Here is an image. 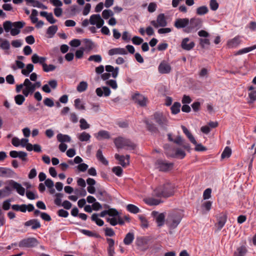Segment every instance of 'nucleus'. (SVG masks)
I'll use <instances>...</instances> for the list:
<instances>
[{
  "instance_id": "17",
  "label": "nucleus",
  "mask_w": 256,
  "mask_h": 256,
  "mask_svg": "<svg viewBox=\"0 0 256 256\" xmlns=\"http://www.w3.org/2000/svg\"><path fill=\"white\" fill-rule=\"evenodd\" d=\"M158 72L162 74H168L170 72L172 68L170 64L165 61H162L158 66Z\"/></svg>"
},
{
  "instance_id": "63",
  "label": "nucleus",
  "mask_w": 256,
  "mask_h": 256,
  "mask_svg": "<svg viewBox=\"0 0 256 256\" xmlns=\"http://www.w3.org/2000/svg\"><path fill=\"white\" fill-rule=\"evenodd\" d=\"M218 4L216 0H210V6L212 10H216L218 8Z\"/></svg>"
},
{
  "instance_id": "45",
  "label": "nucleus",
  "mask_w": 256,
  "mask_h": 256,
  "mask_svg": "<svg viewBox=\"0 0 256 256\" xmlns=\"http://www.w3.org/2000/svg\"><path fill=\"white\" fill-rule=\"evenodd\" d=\"M145 202L150 206H157L160 203L161 201L154 198H148L145 200Z\"/></svg>"
},
{
  "instance_id": "9",
  "label": "nucleus",
  "mask_w": 256,
  "mask_h": 256,
  "mask_svg": "<svg viewBox=\"0 0 256 256\" xmlns=\"http://www.w3.org/2000/svg\"><path fill=\"white\" fill-rule=\"evenodd\" d=\"M150 24L155 28L158 27L164 28L167 25V22L164 14H159L156 18V20H152Z\"/></svg>"
},
{
  "instance_id": "41",
  "label": "nucleus",
  "mask_w": 256,
  "mask_h": 256,
  "mask_svg": "<svg viewBox=\"0 0 256 256\" xmlns=\"http://www.w3.org/2000/svg\"><path fill=\"white\" fill-rule=\"evenodd\" d=\"M208 9L206 6H201L196 8V13L198 15L202 16L207 14Z\"/></svg>"
},
{
  "instance_id": "1",
  "label": "nucleus",
  "mask_w": 256,
  "mask_h": 256,
  "mask_svg": "<svg viewBox=\"0 0 256 256\" xmlns=\"http://www.w3.org/2000/svg\"><path fill=\"white\" fill-rule=\"evenodd\" d=\"M174 186L170 182L159 186L153 192V195L158 198H168L174 194Z\"/></svg>"
},
{
  "instance_id": "26",
  "label": "nucleus",
  "mask_w": 256,
  "mask_h": 256,
  "mask_svg": "<svg viewBox=\"0 0 256 256\" xmlns=\"http://www.w3.org/2000/svg\"><path fill=\"white\" fill-rule=\"evenodd\" d=\"M24 89L30 92L32 94L35 90L33 83H32L28 78H26L24 82Z\"/></svg>"
},
{
  "instance_id": "56",
  "label": "nucleus",
  "mask_w": 256,
  "mask_h": 256,
  "mask_svg": "<svg viewBox=\"0 0 256 256\" xmlns=\"http://www.w3.org/2000/svg\"><path fill=\"white\" fill-rule=\"evenodd\" d=\"M80 128L82 130H86L89 128L90 125L86 122L85 119L81 118L80 120Z\"/></svg>"
},
{
  "instance_id": "61",
  "label": "nucleus",
  "mask_w": 256,
  "mask_h": 256,
  "mask_svg": "<svg viewBox=\"0 0 256 256\" xmlns=\"http://www.w3.org/2000/svg\"><path fill=\"white\" fill-rule=\"evenodd\" d=\"M97 16H98V14H92L90 16L89 22L92 25H96L98 22V18Z\"/></svg>"
},
{
  "instance_id": "37",
  "label": "nucleus",
  "mask_w": 256,
  "mask_h": 256,
  "mask_svg": "<svg viewBox=\"0 0 256 256\" xmlns=\"http://www.w3.org/2000/svg\"><path fill=\"white\" fill-rule=\"evenodd\" d=\"M108 196V194L105 190L102 189L97 190L96 196L99 200L103 201L104 200V198Z\"/></svg>"
},
{
  "instance_id": "34",
  "label": "nucleus",
  "mask_w": 256,
  "mask_h": 256,
  "mask_svg": "<svg viewBox=\"0 0 256 256\" xmlns=\"http://www.w3.org/2000/svg\"><path fill=\"white\" fill-rule=\"evenodd\" d=\"M25 66V64L22 61L16 60L14 64L11 65L10 68L14 70H16L18 69H22V70Z\"/></svg>"
},
{
  "instance_id": "23",
  "label": "nucleus",
  "mask_w": 256,
  "mask_h": 256,
  "mask_svg": "<svg viewBox=\"0 0 256 256\" xmlns=\"http://www.w3.org/2000/svg\"><path fill=\"white\" fill-rule=\"evenodd\" d=\"M240 36H236L234 38L228 41L227 45L229 48L237 47L240 44Z\"/></svg>"
},
{
  "instance_id": "60",
  "label": "nucleus",
  "mask_w": 256,
  "mask_h": 256,
  "mask_svg": "<svg viewBox=\"0 0 256 256\" xmlns=\"http://www.w3.org/2000/svg\"><path fill=\"white\" fill-rule=\"evenodd\" d=\"M43 70L46 72H49L50 71L54 70L56 67L53 64H49L48 65L47 64H44V66H42Z\"/></svg>"
},
{
  "instance_id": "4",
  "label": "nucleus",
  "mask_w": 256,
  "mask_h": 256,
  "mask_svg": "<svg viewBox=\"0 0 256 256\" xmlns=\"http://www.w3.org/2000/svg\"><path fill=\"white\" fill-rule=\"evenodd\" d=\"M182 216L179 212H172L169 214L166 224L170 230L176 228L182 220Z\"/></svg>"
},
{
  "instance_id": "24",
  "label": "nucleus",
  "mask_w": 256,
  "mask_h": 256,
  "mask_svg": "<svg viewBox=\"0 0 256 256\" xmlns=\"http://www.w3.org/2000/svg\"><path fill=\"white\" fill-rule=\"evenodd\" d=\"M46 60V58L45 57H40L37 54H34L32 56V61L34 64H40L44 66V64H45V62Z\"/></svg>"
},
{
  "instance_id": "2",
  "label": "nucleus",
  "mask_w": 256,
  "mask_h": 256,
  "mask_svg": "<svg viewBox=\"0 0 256 256\" xmlns=\"http://www.w3.org/2000/svg\"><path fill=\"white\" fill-rule=\"evenodd\" d=\"M26 24L23 21H18L12 22L10 20H6L4 22L3 27L6 32H10L12 36H16L20 32V29Z\"/></svg>"
},
{
  "instance_id": "33",
  "label": "nucleus",
  "mask_w": 256,
  "mask_h": 256,
  "mask_svg": "<svg viewBox=\"0 0 256 256\" xmlns=\"http://www.w3.org/2000/svg\"><path fill=\"white\" fill-rule=\"evenodd\" d=\"M134 238V234L132 232H128L126 234L124 239V243L126 245H130L133 242Z\"/></svg>"
},
{
  "instance_id": "8",
  "label": "nucleus",
  "mask_w": 256,
  "mask_h": 256,
  "mask_svg": "<svg viewBox=\"0 0 256 256\" xmlns=\"http://www.w3.org/2000/svg\"><path fill=\"white\" fill-rule=\"evenodd\" d=\"M174 164L162 160H158L156 162V166L160 171L166 172L172 169Z\"/></svg>"
},
{
  "instance_id": "52",
  "label": "nucleus",
  "mask_w": 256,
  "mask_h": 256,
  "mask_svg": "<svg viewBox=\"0 0 256 256\" xmlns=\"http://www.w3.org/2000/svg\"><path fill=\"white\" fill-rule=\"evenodd\" d=\"M38 14V12L35 10L33 9L31 15L30 16V18L33 24H36L38 20V18H37V16Z\"/></svg>"
},
{
  "instance_id": "44",
  "label": "nucleus",
  "mask_w": 256,
  "mask_h": 256,
  "mask_svg": "<svg viewBox=\"0 0 256 256\" xmlns=\"http://www.w3.org/2000/svg\"><path fill=\"white\" fill-rule=\"evenodd\" d=\"M88 84L86 82L82 81L80 82L76 88L77 90L82 92H84L88 88Z\"/></svg>"
},
{
  "instance_id": "27",
  "label": "nucleus",
  "mask_w": 256,
  "mask_h": 256,
  "mask_svg": "<svg viewBox=\"0 0 256 256\" xmlns=\"http://www.w3.org/2000/svg\"><path fill=\"white\" fill-rule=\"evenodd\" d=\"M174 142V143L182 146L185 149H189L190 148L189 144L186 143L180 136H178Z\"/></svg>"
},
{
  "instance_id": "55",
  "label": "nucleus",
  "mask_w": 256,
  "mask_h": 256,
  "mask_svg": "<svg viewBox=\"0 0 256 256\" xmlns=\"http://www.w3.org/2000/svg\"><path fill=\"white\" fill-rule=\"evenodd\" d=\"M114 13L110 10H104L102 12V16L105 20L108 19L110 16H112Z\"/></svg>"
},
{
  "instance_id": "10",
  "label": "nucleus",
  "mask_w": 256,
  "mask_h": 256,
  "mask_svg": "<svg viewBox=\"0 0 256 256\" xmlns=\"http://www.w3.org/2000/svg\"><path fill=\"white\" fill-rule=\"evenodd\" d=\"M8 186L11 189L15 190L16 192L20 196H24L25 193V189L22 184L12 180H9L8 182Z\"/></svg>"
},
{
  "instance_id": "21",
  "label": "nucleus",
  "mask_w": 256,
  "mask_h": 256,
  "mask_svg": "<svg viewBox=\"0 0 256 256\" xmlns=\"http://www.w3.org/2000/svg\"><path fill=\"white\" fill-rule=\"evenodd\" d=\"M96 138L99 140L102 139H109L110 138L108 132L105 130H100L98 133L94 134Z\"/></svg>"
},
{
  "instance_id": "36",
  "label": "nucleus",
  "mask_w": 256,
  "mask_h": 256,
  "mask_svg": "<svg viewBox=\"0 0 256 256\" xmlns=\"http://www.w3.org/2000/svg\"><path fill=\"white\" fill-rule=\"evenodd\" d=\"M34 65L32 64H28L26 66V68H24L22 70V74L26 76H28L29 74L33 70H34Z\"/></svg>"
},
{
  "instance_id": "16",
  "label": "nucleus",
  "mask_w": 256,
  "mask_h": 256,
  "mask_svg": "<svg viewBox=\"0 0 256 256\" xmlns=\"http://www.w3.org/2000/svg\"><path fill=\"white\" fill-rule=\"evenodd\" d=\"M115 158L120 162V164L123 167L128 166L130 164V156L126 154V156L122 155L120 156L116 154L114 156Z\"/></svg>"
},
{
  "instance_id": "6",
  "label": "nucleus",
  "mask_w": 256,
  "mask_h": 256,
  "mask_svg": "<svg viewBox=\"0 0 256 256\" xmlns=\"http://www.w3.org/2000/svg\"><path fill=\"white\" fill-rule=\"evenodd\" d=\"M153 119L162 128L166 129L168 126V120L164 114L160 112H156L153 114Z\"/></svg>"
},
{
  "instance_id": "57",
  "label": "nucleus",
  "mask_w": 256,
  "mask_h": 256,
  "mask_svg": "<svg viewBox=\"0 0 256 256\" xmlns=\"http://www.w3.org/2000/svg\"><path fill=\"white\" fill-rule=\"evenodd\" d=\"M56 198L54 200V204L57 206L62 205V198L63 197L64 194L62 193H56Z\"/></svg>"
},
{
  "instance_id": "40",
  "label": "nucleus",
  "mask_w": 256,
  "mask_h": 256,
  "mask_svg": "<svg viewBox=\"0 0 256 256\" xmlns=\"http://www.w3.org/2000/svg\"><path fill=\"white\" fill-rule=\"evenodd\" d=\"M255 49H256V44H255L253 46H250V47L246 48H242V50H240L236 52V55L242 54H245V53H247L250 52H251L252 50H254Z\"/></svg>"
},
{
  "instance_id": "46",
  "label": "nucleus",
  "mask_w": 256,
  "mask_h": 256,
  "mask_svg": "<svg viewBox=\"0 0 256 256\" xmlns=\"http://www.w3.org/2000/svg\"><path fill=\"white\" fill-rule=\"evenodd\" d=\"M185 156H186L185 152L183 150H182L180 148H177L176 150V153L174 154L169 155V156H170L180 158H184Z\"/></svg>"
},
{
  "instance_id": "42",
  "label": "nucleus",
  "mask_w": 256,
  "mask_h": 256,
  "mask_svg": "<svg viewBox=\"0 0 256 256\" xmlns=\"http://www.w3.org/2000/svg\"><path fill=\"white\" fill-rule=\"evenodd\" d=\"M181 104L178 102H174L170 109L172 114H177L180 112Z\"/></svg>"
},
{
  "instance_id": "39",
  "label": "nucleus",
  "mask_w": 256,
  "mask_h": 256,
  "mask_svg": "<svg viewBox=\"0 0 256 256\" xmlns=\"http://www.w3.org/2000/svg\"><path fill=\"white\" fill-rule=\"evenodd\" d=\"M90 137L89 134L84 132L78 136V138L80 142H88L90 140Z\"/></svg>"
},
{
  "instance_id": "31",
  "label": "nucleus",
  "mask_w": 256,
  "mask_h": 256,
  "mask_svg": "<svg viewBox=\"0 0 256 256\" xmlns=\"http://www.w3.org/2000/svg\"><path fill=\"white\" fill-rule=\"evenodd\" d=\"M96 156L98 160L107 166L108 164V161L104 156L101 150H98L96 154Z\"/></svg>"
},
{
  "instance_id": "29",
  "label": "nucleus",
  "mask_w": 256,
  "mask_h": 256,
  "mask_svg": "<svg viewBox=\"0 0 256 256\" xmlns=\"http://www.w3.org/2000/svg\"><path fill=\"white\" fill-rule=\"evenodd\" d=\"M11 193V188L8 186H6L4 188L0 190V198L8 196Z\"/></svg>"
},
{
  "instance_id": "43",
  "label": "nucleus",
  "mask_w": 256,
  "mask_h": 256,
  "mask_svg": "<svg viewBox=\"0 0 256 256\" xmlns=\"http://www.w3.org/2000/svg\"><path fill=\"white\" fill-rule=\"evenodd\" d=\"M98 214H94L92 216V220L98 226H102L104 224V221L98 218Z\"/></svg>"
},
{
  "instance_id": "11",
  "label": "nucleus",
  "mask_w": 256,
  "mask_h": 256,
  "mask_svg": "<svg viewBox=\"0 0 256 256\" xmlns=\"http://www.w3.org/2000/svg\"><path fill=\"white\" fill-rule=\"evenodd\" d=\"M132 98L136 103L140 106L144 107L146 106L148 98L139 93L134 94L132 96Z\"/></svg>"
},
{
  "instance_id": "14",
  "label": "nucleus",
  "mask_w": 256,
  "mask_h": 256,
  "mask_svg": "<svg viewBox=\"0 0 256 256\" xmlns=\"http://www.w3.org/2000/svg\"><path fill=\"white\" fill-rule=\"evenodd\" d=\"M188 23L189 19L188 18H180L176 20L174 26L178 29L182 28L186 29V28L188 26Z\"/></svg>"
},
{
  "instance_id": "19",
  "label": "nucleus",
  "mask_w": 256,
  "mask_h": 256,
  "mask_svg": "<svg viewBox=\"0 0 256 256\" xmlns=\"http://www.w3.org/2000/svg\"><path fill=\"white\" fill-rule=\"evenodd\" d=\"M96 92L98 96L101 97L102 96H108L111 93L110 90L107 86H102L98 88L96 90Z\"/></svg>"
},
{
  "instance_id": "47",
  "label": "nucleus",
  "mask_w": 256,
  "mask_h": 256,
  "mask_svg": "<svg viewBox=\"0 0 256 256\" xmlns=\"http://www.w3.org/2000/svg\"><path fill=\"white\" fill-rule=\"evenodd\" d=\"M126 208L128 211L133 214H137L140 212L139 208L132 204H128L126 206Z\"/></svg>"
},
{
  "instance_id": "50",
  "label": "nucleus",
  "mask_w": 256,
  "mask_h": 256,
  "mask_svg": "<svg viewBox=\"0 0 256 256\" xmlns=\"http://www.w3.org/2000/svg\"><path fill=\"white\" fill-rule=\"evenodd\" d=\"M74 106L78 110H84L85 106L82 103L81 100L80 98H76L74 100Z\"/></svg>"
},
{
  "instance_id": "7",
  "label": "nucleus",
  "mask_w": 256,
  "mask_h": 256,
  "mask_svg": "<svg viewBox=\"0 0 256 256\" xmlns=\"http://www.w3.org/2000/svg\"><path fill=\"white\" fill-rule=\"evenodd\" d=\"M38 242L34 238H28L21 240L18 244L20 248H33L38 245Z\"/></svg>"
},
{
  "instance_id": "18",
  "label": "nucleus",
  "mask_w": 256,
  "mask_h": 256,
  "mask_svg": "<svg viewBox=\"0 0 256 256\" xmlns=\"http://www.w3.org/2000/svg\"><path fill=\"white\" fill-rule=\"evenodd\" d=\"M190 41V38H184L181 42L182 48L186 50H192L195 44L194 42H190L188 44V42Z\"/></svg>"
},
{
  "instance_id": "54",
  "label": "nucleus",
  "mask_w": 256,
  "mask_h": 256,
  "mask_svg": "<svg viewBox=\"0 0 256 256\" xmlns=\"http://www.w3.org/2000/svg\"><path fill=\"white\" fill-rule=\"evenodd\" d=\"M250 100L248 101L249 104H253L256 100V90H253L248 94Z\"/></svg>"
},
{
  "instance_id": "15",
  "label": "nucleus",
  "mask_w": 256,
  "mask_h": 256,
  "mask_svg": "<svg viewBox=\"0 0 256 256\" xmlns=\"http://www.w3.org/2000/svg\"><path fill=\"white\" fill-rule=\"evenodd\" d=\"M16 173L12 169L6 167H0V176L3 178H12Z\"/></svg>"
},
{
  "instance_id": "38",
  "label": "nucleus",
  "mask_w": 256,
  "mask_h": 256,
  "mask_svg": "<svg viewBox=\"0 0 256 256\" xmlns=\"http://www.w3.org/2000/svg\"><path fill=\"white\" fill-rule=\"evenodd\" d=\"M247 252V250L244 246H241L236 249L234 252V256H244Z\"/></svg>"
},
{
  "instance_id": "22",
  "label": "nucleus",
  "mask_w": 256,
  "mask_h": 256,
  "mask_svg": "<svg viewBox=\"0 0 256 256\" xmlns=\"http://www.w3.org/2000/svg\"><path fill=\"white\" fill-rule=\"evenodd\" d=\"M128 54L127 51L124 48H114L110 50L108 52L109 56H113L115 54Z\"/></svg>"
},
{
  "instance_id": "49",
  "label": "nucleus",
  "mask_w": 256,
  "mask_h": 256,
  "mask_svg": "<svg viewBox=\"0 0 256 256\" xmlns=\"http://www.w3.org/2000/svg\"><path fill=\"white\" fill-rule=\"evenodd\" d=\"M0 48L4 50H8L10 48V44L8 40H3L0 44Z\"/></svg>"
},
{
  "instance_id": "25",
  "label": "nucleus",
  "mask_w": 256,
  "mask_h": 256,
  "mask_svg": "<svg viewBox=\"0 0 256 256\" xmlns=\"http://www.w3.org/2000/svg\"><path fill=\"white\" fill-rule=\"evenodd\" d=\"M106 70L108 73L111 72L112 77L115 78L118 76L119 68L118 67L114 68L112 66L107 65L106 66Z\"/></svg>"
},
{
  "instance_id": "20",
  "label": "nucleus",
  "mask_w": 256,
  "mask_h": 256,
  "mask_svg": "<svg viewBox=\"0 0 256 256\" xmlns=\"http://www.w3.org/2000/svg\"><path fill=\"white\" fill-rule=\"evenodd\" d=\"M152 214L154 216H156V222L157 223L158 226L160 227L162 226L164 222V218L165 216L164 213L158 214L157 212H153Z\"/></svg>"
},
{
  "instance_id": "5",
  "label": "nucleus",
  "mask_w": 256,
  "mask_h": 256,
  "mask_svg": "<svg viewBox=\"0 0 256 256\" xmlns=\"http://www.w3.org/2000/svg\"><path fill=\"white\" fill-rule=\"evenodd\" d=\"M202 26V20L199 18L194 17L189 20L188 26L186 29L184 30V32L186 33H190L200 29Z\"/></svg>"
},
{
  "instance_id": "28",
  "label": "nucleus",
  "mask_w": 256,
  "mask_h": 256,
  "mask_svg": "<svg viewBox=\"0 0 256 256\" xmlns=\"http://www.w3.org/2000/svg\"><path fill=\"white\" fill-rule=\"evenodd\" d=\"M58 27L56 25H52L48 28L46 30V34L48 35V38H52L57 32Z\"/></svg>"
},
{
  "instance_id": "48",
  "label": "nucleus",
  "mask_w": 256,
  "mask_h": 256,
  "mask_svg": "<svg viewBox=\"0 0 256 256\" xmlns=\"http://www.w3.org/2000/svg\"><path fill=\"white\" fill-rule=\"evenodd\" d=\"M88 61H94L96 62L100 63L102 60V58L100 54L92 55L88 58Z\"/></svg>"
},
{
  "instance_id": "12",
  "label": "nucleus",
  "mask_w": 256,
  "mask_h": 256,
  "mask_svg": "<svg viewBox=\"0 0 256 256\" xmlns=\"http://www.w3.org/2000/svg\"><path fill=\"white\" fill-rule=\"evenodd\" d=\"M217 222L216 226L217 227V230H220L224 226L226 220L227 216L224 213H220L216 216Z\"/></svg>"
},
{
  "instance_id": "30",
  "label": "nucleus",
  "mask_w": 256,
  "mask_h": 256,
  "mask_svg": "<svg viewBox=\"0 0 256 256\" xmlns=\"http://www.w3.org/2000/svg\"><path fill=\"white\" fill-rule=\"evenodd\" d=\"M58 140L60 142H69L71 141L70 137L67 134H58L56 136Z\"/></svg>"
},
{
  "instance_id": "58",
  "label": "nucleus",
  "mask_w": 256,
  "mask_h": 256,
  "mask_svg": "<svg viewBox=\"0 0 256 256\" xmlns=\"http://www.w3.org/2000/svg\"><path fill=\"white\" fill-rule=\"evenodd\" d=\"M106 84L110 86L112 88L116 90L118 88V84L116 80H108L106 82Z\"/></svg>"
},
{
  "instance_id": "59",
  "label": "nucleus",
  "mask_w": 256,
  "mask_h": 256,
  "mask_svg": "<svg viewBox=\"0 0 256 256\" xmlns=\"http://www.w3.org/2000/svg\"><path fill=\"white\" fill-rule=\"evenodd\" d=\"M138 218L141 222L142 227L144 228H148V220H146V218L142 215L138 216Z\"/></svg>"
},
{
  "instance_id": "3",
  "label": "nucleus",
  "mask_w": 256,
  "mask_h": 256,
  "mask_svg": "<svg viewBox=\"0 0 256 256\" xmlns=\"http://www.w3.org/2000/svg\"><path fill=\"white\" fill-rule=\"evenodd\" d=\"M114 143L118 149L124 148L126 150H133L136 148V144L132 140L121 136L116 138L114 140Z\"/></svg>"
},
{
  "instance_id": "35",
  "label": "nucleus",
  "mask_w": 256,
  "mask_h": 256,
  "mask_svg": "<svg viewBox=\"0 0 256 256\" xmlns=\"http://www.w3.org/2000/svg\"><path fill=\"white\" fill-rule=\"evenodd\" d=\"M144 122L146 124V128L148 131L154 133L158 132V128L154 124L149 122L148 120H144Z\"/></svg>"
},
{
  "instance_id": "62",
  "label": "nucleus",
  "mask_w": 256,
  "mask_h": 256,
  "mask_svg": "<svg viewBox=\"0 0 256 256\" xmlns=\"http://www.w3.org/2000/svg\"><path fill=\"white\" fill-rule=\"evenodd\" d=\"M112 172L118 176H120L122 173V169L120 166H114L112 168Z\"/></svg>"
},
{
  "instance_id": "51",
  "label": "nucleus",
  "mask_w": 256,
  "mask_h": 256,
  "mask_svg": "<svg viewBox=\"0 0 256 256\" xmlns=\"http://www.w3.org/2000/svg\"><path fill=\"white\" fill-rule=\"evenodd\" d=\"M232 154V150L231 149L228 147L226 146L224 150L222 153L221 155L222 158H229Z\"/></svg>"
},
{
  "instance_id": "32",
  "label": "nucleus",
  "mask_w": 256,
  "mask_h": 256,
  "mask_svg": "<svg viewBox=\"0 0 256 256\" xmlns=\"http://www.w3.org/2000/svg\"><path fill=\"white\" fill-rule=\"evenodd\" d=\"M182 128L183 130V132L187 136V137L188 138V139L190 140V142L192 143L193 144H196V140L194 138L192 134L189 132V130L187 129V128L184 126H182Z\"/></svg>"
},
{
  "instance_id": "53",
  "label": "nucleus",
  "mask_w": 256,
  "mask_h": 256,
  "mask_svg": "<svg viewBox=\"0 0 256 256\" xmlns=\"http://www.w3.org/2000/svg\"><path fill=\"white\" fill-rule=\"evenodd\" d=\"M14 100L17 104L22 105L25 100V98L22 94H18L14 96Z\"/></svg>"
},
{
  "instance_id": "13",
  "label": "nucleus",
  "mask_w": 256,
  "mask_h": 256,
  "mask_svg": "<svg viewBox=\"0 0 256 256\" xmlns=\"http://www.w3.org/2000/svg\"><path fill=\"white\" fill-rule=\"evenodd\" d=\"M24 224L25 227H30L32 230H36L41 226L40 221L36 218L30 219L26 222Z\"/></svg>"
},
{
  "instance_id": "64",
  "label": "nucleus",
  "mask_w": 256,
  "mask_h": 256,
  "mask_svg": "<svg viewBox=\"0 0 256 256\" xmlns=\"http://www.w3.org/2000/svg\"><path fill=\"white\" fill-rule=\"evenodd\" d=\"M143 41V39L138 36H134L132 38V43L136 45L140 44H142Z\"/></svg>"
}]
</instances>
